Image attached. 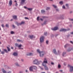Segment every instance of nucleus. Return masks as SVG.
<instances>
[{"label": "nucleus", "instance_id": "1", "mask_svg": "<svg viewBox=\"0 0 73 73\" xmlns=\"http://www.w3.org/2000/svg\"><path fill=\"white\" fill-rule=\"evenodd\" d=\"M48 62H47V60L46 58H44V61L43 63L42 64L43 66H44L45 68V69L46 70H48V67L46 66V64H47Z\"/></svg>", "mask_w": 73, "mask_h": 73}, {"label": "nucleus", "instance_id": "2", "mask_svg": "<svg viewBox=\"0 0 73 73\" xmlns=\"http://www.w3.org/2000/svg\"><path fill=\"white\" fill-rule=\"evenodd\" d=\"M37 52H38L40 54V57H42L43 56H44V54L43 53H42V52H41L40 51V50L38 49L37 50Z\"/></svg>", "mask_w": 73, "mask_h": 73}, {"label": "nucleus", "instance_id": "3", "mask_svg": "<svg viewBox=\"0 0 73 73\" xmlns=\"http://www.w3.org/2000/svg\"><path fill=\"white\" fill-rule=\"evenodd\" d=\"M33 63L34 64H37V65L39 64V62H38V60L37 59H35L34 60Z\"/></svg>", "mask_w": 73, "mask_h": 73}, {"label": "nucleus", "instance_id": "4", "mask_svg": "<svg viewBox=\"0 0 73 73\" xmlns=\"http://www.w3.org/2000/svg\"><path fill=\"white\" fill-rule=\"evenodd\" d=\"M44 36H41L40 38V42H44Z\"/></svg>", "mask_w": 73, "mask_h": 73}, {"label": "nucleus", "instance_id": "5", "mask_svg": "<svg viewBox=\"0 0 73 73\" xmlns=\"http://www.w3.org/2000/svg\"><path fill=\"white\" fill-rule=\"evenodd\" d=\"M68 66L70 67V72H72L73 71V67L68 65Z\"/></svg>", "mask_w": 73, "mask_h": 73}, {"label": "nucleus", "instance_id": "6", "mask_svg": "<svg viewBox=\"0 0 73 73\" xmlns=\"http://www.w3.org/2000/svg\"><path fill=\"white\" fill-rule=\"evenodd\" d=\"M15 46H18L19 48V49H23V48H20V47H21L22 45L21 44H20L19 45V44H15Z\"/></svg>", "mask_w": 73, "mask_h": 73}, {"label": "nucleus", "instance_id": "7", "mask_svg": "<svg viewBox=\"0 0 73 73\" xmlns=\"http://www.w3.org/2000/svg\"><path fill=\"white\" fill-rule=\"evenodd\" d=\"M52 29L53 31H56L58 29V27H55L54 28H52Z\"/></svg>", "mask_w": 73, "mask_h": 73}, {"label": "nucleus", "instance_id": "8", "mask_svg": "<svg viewBox=\"0 0 73 73\" xmlns=\"http://www.w3.org/2000/svg\"><path fill=\"white\" fill-rule=\"evenodd\" d=\"M29 37L32 39L33 38H35V36H33V35H29Z\"/></svg>", "mask_w": 73, "mask_h": 73}, {"label": "nucleus", "instance_id": "9", "mask_svg": "<svg viewBox=\"0 0 73 73\" xmlns=\"http://www.w3.org/2000/svg\"><path fill=\"white\" fill-rule=\"evenodd\" d=\"M24 23H25V22H22L21 23L19 24L18 23H17V25L18 26V25H21V24H24Z\"/></svg>", "mask_w": 73, "mask_h": 73}, {"label": "nucleus", "instance_id": "10", "mask_svg": "<svg viewBox=\"0 0 73 73\" xmlns=\"http://www.w3.org/2000/svg\"><path fill=\"white\" fill-rule=\"evenodd\" d=\"M9 4L10 6H11L12 4V0H11L9 1Z\"/></svg>", "mask_w": 73, "mask_h": 73}, {"label": "nucleus", "instance_id": "11", "mask_svg": "<svg viewBox=\"0 0 73 73\" xmlns=\"http://www.w3.org/2000/svg\"><path fill=\"white\" fill-rule=\"evenodd\" d=\"M67 31V30H66L64 29H62L60 30V32L62 31H64V32H65V31Z\"/></svg>", "mask_w": 73, "mask_h": 73}, {"label": "nucleus", "instance_id": "12", "mask_svg": "<svg viewBox=\"0 0 73 73\" xmlns=\"http://www.w3.org/2000/svg\"><path fill=\"white\" fill-rule=\"evenodd\" d=\"M24 8H25V9H26V8H27L29 10V11H32V9L27 8L26 7H24Z\"/></svg>", "mask_w": 73, "mask_h": 73}, {"label": "nucleus", "instance_id": "13", "mask_svg": "<svg viewBox=\"0 0 73 73\" xmlns=\"http://www.w3.org/2000/svg\"><path fill=\"white\" fill-rule=\"evenodd\" d=\"M32 69H33V67H30L29 68V70L30 71H32V70H33Z\"/></svg>", "mask_w": 73, "mask_h": 73}, {"label": "nucleus", "instance_id": "14", "mask_svg": "<svg viewBox=\"0 0 73 73\" xmlns=\"http://www.w3.org/2000/svg\"><path fill=\"white\" fill-rule=\"evenodd\" d=\"M32 55H33V54L32 53H28L27 54V56H32Z\"/></svg>", "mask_w": 73, "mask_h": 73}, {"label": "nucleus", "instance_id": "15", "mask_svg": "<svg viewBox=\"0 0 73 73\" xmlns=\"http://www.w3.org/2000/svg\"><path fill=\"white\" fill-rule=\"evenodd\" d=\"M13 18L14 19H17V16H13Z\"/></svg>", "mask_w": 73, "mask_h": 73}, {"label": "nucleus", "instance_id": "16", "mask_svg": "<svg viewBox=\"0 0 73 73\" xmlns=\"http://www.w3.org/2000/svg\"><path fill=\"white\" fill-rule=\"evenodd\" d=\"M52 52L55 54H56V50H55V49H53L52 51Z\"/></svg>", "mask_w": 73, "mask_h": 73}, {"label": "nucleus", "instance_id": "17", "mask_svg": "<svg viewBox=\"0 0 73 73\" xmlns=\"http://www.w3.org/2000/svg\"><path fill=\"white\" fill-rule=\"evenodd\" d=\"M13 55H14V56H17V54L16 53L14 52L13 53Z\"/></svg>", "mask_w": 73, "mask_h": 73}, {"label": "nucleus", "instance_id": "18", "mask_svg": "<svg viewBox=\"0 0 73 73\" xmlns=\"http://www.w3.org/2000/svg\"><path fill=\"white\" fill-rule=\"evenodd\" d=\"M2 71L3 73H6V71L4 70V69H2Z\"/></svg>", "mask_w": 73, "mask_h": 73}, {"label": "nucleus", "instance_id": "19", "mask_svg": "<svg viewBox=\"0 0 73 73\" xmlns=\"http://www.w3.org/2000/svg\"><path fill=\"white\" fill-rule=\"evenodd\" d=\"M32 67H33V69H37V67H36V66H33Z\"/></svg>", "mask_w": 73, "mask_h": 73}, {"label": "nucleus", "instance_id": "20", "mask_svg": "<svg viewBox=\"0 0 73 73\" xmlns=\"http://www.w3.org/2000/svg\"><path fill=\"white\" fill-rule=\"evenodd\" d=\"M59 3L60 4V5H62V4H63V2L61 1L59 2Z\"/></svg>", "mask_w": 73, "mask_h": 73}, {"label": "nucleus", "instance_id": "21", "mask_svg": "<svg viewBox=\"0 0 73 73\" xmlns=\"http://www.w3.org/2000/svg\"><path fill=\"white\" fill-rule=\"evenodd\" d=\"M52 6H53V7H54L55 8H57V6L54 5H53Z\"/></svg>", "mask_w": 73, "mask_h": 73}, {"label": "nucleus", "instance_id": "22", "mask_svg": "<svg viewBox=\"0 0 73 73\" xmlns=\"http://www.w3.org/2000/svg\"><path fill=\"white\" fill-rule=\"evenodd\" d=\"M25 1V0H21V3H24Z\"/></svg>", "mask_w": 73, "mask_h": 73}, {"label": "nucleus", "instance_id": "23", "mask_svg": "<svg viewBox=\"0 0 73 73\" xmlns=\"http://www.w3.org/2000/svg\"><path fill=\"white\" fill-rule=\"evenodd\" d=\"M5 26H6V27H7V28H8V27H9V26L8 24L6 25Z\"/></svg>", "mask_w": 73, "mask_h": 73}, {"label": "nucleus", "instance_id": "24", "mask_svg": "<svg viewBox=\"0 0 73 73\" xmlns=\"http://www.w3.org/2000/svg\"><path fill=\"white\" fill-rule=\"evenodd\" d=\"M44 12H45V11L44 10H41V13H44Z\"/></svg>", "mask_w": 73, "mask_h": 73}, {"label": "nucleus", "instance_id": "25", "mask_svg": "<svg viewBox=\"0 0 73 73\" xmlns=\"http://www.w3.org/2000/svg\"><path fill=\"white\" fill-rule=\"evenodd\" d=\"M7 49L8 50V51H10V50H11L10 49V48H8V47H7Z\"/></svg>", "mask_w": 73, "mask_h": 73}, {"label": "nucleus", "instance_id": "26", "mask_svg": "<svg viewBox=\"0 0 73 73\" xmlns=\"http://www.w3.org/2000/svg\"><path fill=\"white\" fill-rule=\"evenodd\" d=\"M17 41H18L19 42H21V40H19V39H17Z\"/></svg>", "mask_w": 73, "mask_h": 73}, {"label": "nucleus", "instance_id": "27", "mask_svg": "<svg viewBox=\"0 0 73 73\" xmlns=\"http://www.w3.org/2000/svg\"><path fill=\"white\" fill-rule=\"evenodd\" d=\"M68 45V44H66V45L64 46V47L65 48H66V46Z\"/></svg>", "mask_w": 73, "mask_h": 73}, {"label": "nucleus", "instance_id": "28", "mask_svg": "<svg viewBox=\"0 0 73 73\" xmlns=\"http://www.w3.org/2000/svg\"><path fill=\"white\" fill-rule=\"evenodd\" d=\"M4 50L5 52H6V53H7V50L5 49H4Z\"/></svg>", "mask_w": 73, "mask_h": 73}, {"label": "nucleus", "instance_id": "29", "mask_svg": "<svg viewBox=\"0 0 73 73\" xmlns=\"http://www.w3.org/2000/svg\"><path fill=\"white\" fill-rule=\"evenodd\" d=\"M15 65L17 66H19V64H17V63H16Z\"/></svg>", "mask_w": 73, "mask_h": 73}, {"label": "nucleus", "instance_id": "30", "mask_svg": "<svg viewBox=\"0 0 73 73\" xmlns=\"http://www.w3.org/2000/svg\"><path fill=\"white\" fill-rule=\"evenodd\" d=\"M11 34H13V33H14V32L13 31H11Z\"/></svg>", "mask_w": 73, "mask_h": 73}, {"label": "nucleus", "instance_id": "31", "mask_svg": "<svg viewBox=\"0 0 73 73\" xmlns=\"http://www.w3.org/2000/svg\"><path fill=\"white\" fill-rule=\"evenodd\" d=\"M49 9H50V8H49V7H47L46 8V10H49Z\"/></svg>", "mask_w": 73, "mask_h": 73}, {"label": "nucleus", "instance_id": "32", "mask_svg": "<svg viewBox=\"0 0 73 73\" xmlns=\"http://www.w3.org/2000/svg\"><path fill=\"white\" fill-rule=\"evenodd\" d=\"M39 17H37V21H38V20H39Z\"/></svg>", "mask_w": 73, "mask_h": 73}, {"label": "nucleus", "instance_id": "33", "mask_svg": "<svg viewBox=\"0 0 73 73\" xmlns=\"http://www.w3.org/2000/svg\"><path fill=\"white\" fill-rule=\"evenodd\" d=\"M44 35H46H46H47V32H46L45 33Z\"/></svg>", "mask_w": 73, "mask_h": 73}, {"label": "nucleus", "instance_id": "34", "mask_svg": "<svg viewBox=\"0 0 73 73\" xmlns=\"http://www.w3.org/2000/svg\"><path fill=\"white\" fill-rule=\"evenodd\" d=\"M60 67H61V66H60V64H58V68H60Z\"/></svg>", "mask_w": 73, "mask_h": 73}, {"label": "nucleus", "instance_id": "35", "mask_svg": "<svg viewBox=\"0 0 73 73\" xmlns=\"http://www.w3.org/2000/svg\"><path fill=\"white\" fill-rule=\"evenodd\" d=\"M62 8H63V9H65V6H63L62 7Z\"/></svg>", "mask_w": 73, "mask_h": 73}, {"label": "nucleus", "instance_id": "36", "mask_svg": "<svg viewBox=\"0 0 73 73\" xmlns=\"http://www.w3.org/2000/svg\"><path fill=\"white\" fill-rule=\"evenodd\" d=\"M46 44H48V41H46Z\"/></svg>", "mask_w": 73, "mask_h": 73}, {"label": "nucleus", "instance_id": "37", "mask_svg": "<svg viewBox=\"0 0 73 73\" xmlns=\"http://www.w3.org/2000/svg\"><path fill=\"white\" fill-rule=\"evenodd\" d=\"M1 53L2 54H4V51H3V52H1Z\"/></svg>", "mask_w": 73, "mask_h": 73}, {"label": "nucleus", "instance_id": "38", "mask_svg": "<svg viewBox=\"0 0 73 73\" xmlns=\"http://www.w3.org/2000/svg\"><path fill=\"white\" fill-rule=\"evenodd\" d=\"M69 20L71 21H73V19H69Z\"/></svg>", "mask_w": 73, "mask_h": 73}, {"label": "nucleus", "instance_id": "39", "mask_svg": "<svg viewBox=\"0 0 73 73\" xmlns=\"http://www.w3.org/2000/svg\"><path fill=\"white\" fill-rule=\"evenodd\" d=\"M1 26L3 27H4V25H2Z\"/></svg>", "mask_w": 73, "mask_h": 73}, {"label": "nucleus", "instance_id": "40", "mask_svg": "<svg viewBox=\"0 0 73 73\" xmlns=\"http://www.w3.org/2000/svg\"><path fill=\"white\" fill-rule=\"evenodd\" d=\"M51 64H52V65H54V63H53L52 62L51 63Z\"/></svg>", "mask_w": 73, "mask_h": 73}, {"label": "nucleus", "instance_id": "41", "mask_svg": "<svg viewBox=\"0 0 73 73\" xmlns=\"http://www.w3.org/2000/svg\"><path fill=\"white\" fill-rule=\"evenodd\" d=\"M13 27L14 28H15V26L14 25H13Z\"/></svg>", "mask_w": 73, "mask_h": 73}, {"label": "nucleus", "instance_id": "42", "mask_svg": "<svg viewBox=\"0 0 73 73\" xmlns=\"http://www.w3.org/2000/svg\"><path fill=\"white\" fill-rule=\"evenodd\" d=\"M25 19H28V18L26 17L25 18Z\"/></svg>", "mask_w": 73, "mask_h": 73}, {"label": "nucleus", "instance_id": "43", "mask_svg": "<svg viewBox=\"0 0 73 73\" xmlns=\"http://www.w3.org/2000/svg\"><path fill=\"white\" fill-rule=\"evenodd\" d=\"M70 42L72 44H73V42L72 41H70Z\"/></svg>", "mask_w": 73, "mask_h": 73}, {"label": "nucleus", "instance_id": "44", "mask_svg": "<svg viewBox=\"0 0 73 73\" xmlns=\"http://www.w3.org/2000/svg\"><path fill=\"white\" fill-rule=\"evenodd\" d=\"M17 3H16L15 6H17Z\"/></svg>", "mask_w": 73, "mask_h": 73}, {"label": "nucleus", "instance_id": "45", "mask_svg": "<svg viewBox=\"0 0 73 73\" xmlns=\"http://www.w3.org/2000/svg\"><path fill=\"white\" fill-rule=\"evenodd\" d=\"M71 34H72V35H73V32L71 33Z\"/></svg>", "mask_w": 73, "mask_h": 73}, {"label": "nucleus", "instance_id": "46", "mask_svg": "<svg viewBox=\"0 0 73 73\" xmlns=\"http://www.w3.org/2000/svg\"><path fill=\"white\" fill-rule=\"evenodd\" d=\"M60 71L61 72H62V70H60Z\"/></svg>", "mask_w": 73, "mask_h": 73}, {"label": "nucleus", "instance_id": "47", "mask_svg": "<svg viewBox=\"0 0 73 73\" xmlns=\"http://www.w3.org/2000/svg\"><path fill=\"white\" fill-rule=\"evenodd\" d=\"M40 20H41V21H42L43 20L42 19H40Z\"/></svg>", "mask_w": 73, "mask_h": 73}, {"label": "nucleus", "instance_id": "48", "mask_svg": "<svg viewBox=\"0 0 73 73\" xmlns=\"http://www.w3.org/2000/svg\"><path fill=\"white\" fill-rule=\"evenodd\" d=\"M66 6H68V4H66Z\"/></svg>", "mask_w": 73, "mask_h": 73}, {"label": "nucleus", "instance_id": "49", "mask_svg": "<svg viewBox=\"0 0 73 73\" xmlns=\"http://www.w3.org/2000/svg\"><path fill=\"white\" fill-rule=\"evenodd\" d=\"M11 49H13V47H11Z\"/></svg>", "mask_w": 73, "mask_h": 73}, {"label": "nucleus", "instance_id": "50", "mask_svg": "<svg viewBox=\"0 0 73 73\" xmlns=\"http://www.w3.org/2000/svg\"><path fill=\"white\" fill-rule=\"evenodd\" d=\"M64 54H65V53H63V56H64Z\"/></svg>", "mask_w": 73, "mask_h": 73}, {"label": "nucleus", "instance_id": "51", "mask_svg": "<svg viewBox=\"0 0 73 73\" xmlns=\"http://www.w3.org/2000/svg\"><path fill=\"white\" fill-rule=\"evenodd\" d=\"M26 72H28V71L27 70H26Z\"/></svg>", "mask_w": 73, "mask_h": 73}, {"label": "nucleus", "instance_id": "52", "mask_svg": "<svg viewBox=\"0 0 73 73\" xmlns=\"http://www.w3.org/2000/svg\"><path fill=\"white\" fill-rule=\"evenodd\" d=\"M15 3H16V2H17L16 1H15Z\"/></svg>", "mask_w": 73, "mask_h": 73}, {"label": "nucleus", "instance_id": "53", "mask_svg": "<svg viewBox=\"0 0 73 73\" xmlns=\"http://www.w3.org/2000/svg\"><path fill=\"white\" fill-rule=\"evenodd\" d=\"M8 73H11V72H9Z\"/></svg>", "mask_w": 73, "mask_h": 73}, {"label": "nucleus", "instance_id": "54", "mask_svg": "<svg viewBox=\"0 0 73 73\" xmlns=\"http://www.w3.org/2000/svg\"><path fill=\"white\" fill-rule=\"evenodd\" d=\"M41 69H43V68H41Z\"/></svg>", "mask_w": 73, "mask_h": 73}, {"label": "nucleus", "instance_id": "55", "mask_svg": "<svg viewBox=\"0 0 73 73\" xmlns=\"http://www.w3.org/2000/svg\"><path fill=\"white\" fill-rule=\"evenodd\" d=\"M50 0V1H52V0Z\"/></svg>", "mask_w": 73, "mask_h": 73}, {"label": "nucleus", "instance_id": "56", "mask_svg": "<svg viewBox=\"0 0 73 73\" xmlns=\"http://www.w3.org/2000/svg\"><path fill=\"white\" fill-rule=\"evenodd\" d=\"M12 19L11 20V21H12Z\"/></svg>", "mask_w": 73, "mask_h": 73}, {"label": "nucleus", "instance_id": "57", "mask_svg": "<svg viewBox=\"0 0 73 73\" xmlns=\"http://www.w3.org/2000/svg\"><path fill=\"white\" fill-rule=\"evenodd\" d=\"M0 52H1V50L0 49Z\"/></svg>", "mask_w": 73, "mask_h": 73}, {"label": "nucleus", "instance_id": "58", "mask_svg": "<svg viewBox=\"0 0 73 73\" xmlns=\"http://www.w3.org/2000/svg\"><path fill=\"white\" fill-rule=\"evenodd\" d=\"M1 44V42H0V44Z\"/></svg>", "mask_w": 73, "mask_h": 73}, {"label": "nucleus", "instance_id": "59", "mask_svg": "<svg viewBox=\"0 0 73 73\" xmlns=\"http://www.w3.org/2000/svg\"><path fill=\"white\" fill-rule=\"evenodd\" d=\"M44 24H45V22H44Z\"/></svg>", "mask_w": 73, "mask_h": 73}, {"label": "nucleus", "instance_id": "60", "mask_svg": "<svg viewBox=\"0 0 73 73\" xmlns=\"http://www.w3.org/2000/svg\"><path fill=\"white\" fill-rule=\"evenodd\" d=\"M1 30V29L0 28V30Z\"/></svg>", "mask_w": 73, "mask_h": 73}, {"label": "nucleus", "instance_id": "61", "mask_svg": "<svg viewBox=\"0 0 73 73\" xmlns=\"http://www.w3.org/2000/svg\"><path fill=\"white\" fill-rule=\"evenodd\" d=\"M22 61H23V60H22Z\"/></svg>", "mask_w": 73, "mask_h": 73}]
</instances>
